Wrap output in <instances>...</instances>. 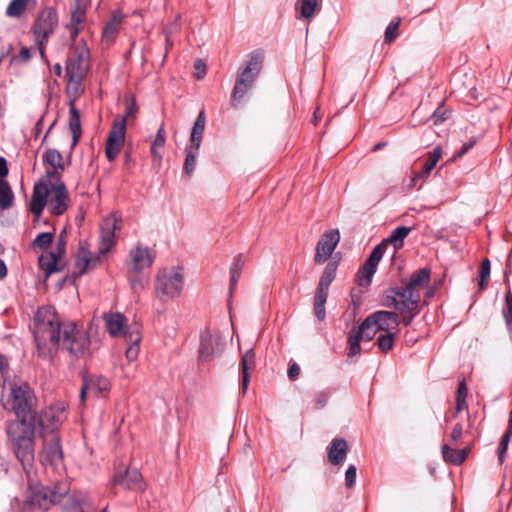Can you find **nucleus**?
Instances as JSON below:
<instances>
[{
  "label": "nucleus",
  "instance_id": "7ed1b4c3",
  "mask_svg": "<svg viewBox=\"0 0 512 512\" xmlns=\"http://www.w3.org/2000/svg\"><path fill=\"white\" fill-rule=\"evenodd\" d=\"M90 65V51L84 40L72 45L66 61L68 83L66 91L69 97H79L84 88L82 85Z\"/></svg>",
  "mask_w": 512,
  "mask_h": 512
},
{
  "label": "nucleus",
  "instance_id": "bf43d9fd",
  "mask_svg": "<svg viewBox=\"0 0 512 512\" xmlns=\"http://www.w3.org/2000/svg\"><path fill=\"white\" fill-rule=\"evenodd\" d=\"M32 55L28 47H22L19 53L14 57L15 60L27 62L31 59Z\"/></svg>",
  "mask_w": 512,
  "mask_h": 512
},
{
  "label": "nucleus",
  "instance_id": "4c0bfd02",
  "mask_svg": "<svg viewBox=\"0 0 512 512\" xmlns=\"http://www.w3.org/2000/svg\"><path fill=\"white\" fill-rule=\"evenodd\" d=\"M376 269L377 265L366 260L357 273L358 285L368 286L371 283L372 277L375 274Z\"/></svg>",
  "mask_w": 512,
  "mask_h": 512
},
{
  "label": "nucleus",
  "instance_id": "412c9836",
  "mask_svg": "<svg viewBox=\"0 0 512 512\" xmlns=\"http://www.w3.org/2000/svg\"><path fill=\"white\" fill-rule=\"evenodd\" d=\"M111 388L110 380L102 375H91L83 378V385L80 391V397L83 400L87 392L96 396H103L108 393Z\"/></svg>",
  "mask_w": 512,
  "mask_h": 512
},
{
  "label": "nucleus",
  "instance_id": "c03bdc74",
  "mask_svg": "<svg viewBox=\"0 0 512 512\" xmlns=\"http://www.w3.org/2000/svg\"><path fill=\"white\" fill-rule=\"evenodd\" d=\"M199 148H194L187 146L185 148V162H184V173H186L188 176H191L192 173L195 170L196 167V159L198 155Z\"/></svg>",
  "mask_w": 512,
  "mask_h": 512
},
{
  "label": "nucleus",
  "instance_id": "49530a36",
  "mask_svg": "<svg viewBox=\"0 0 512 512\" xmlns=\"http://www.w3.org/2000/svg\"><path fill=\"white\" fill-rule=\"evenodd\" d=\"M299 5L301 17L311 19L318 8V0H299Z\"/></svg>",
  "mask_w": 512,
  "mask_h": 512
},
{
  "label": "nucleus",
  "instance_id": "338daca9",
  "mask_svg": "<svg viewBox=\"0 0 512 512\" xmlns=\"http://www.w3.org/2000/svg\"><path fill=\"white\" fill-rule=\"evenodd\" d=\"M503 315L506 321L507 326L512 329V305L509 307H505L503 310Z\"/></svg>",
  "mask_w": 512,
  "mask_h": 512
},
{
  "label": "nucleus",
  "instance_id": "c756f323",
  "mask_svg": "<svg viewBox=\"0 0 512 512\" xmlns=\"http://www.w3.org/2000/svg\"><path fill=\"white\" fill-rule=\"evenodd\" d=\"M141 340V329L132 330L128 333V338L124 340L128 344V347L125 351V356L128 361H134L138 358Z\"/></svg>",
  "mask_w": 512,
  "mask_h": 512
},
{
  "label": "nucleus",
  "instance_id": "774afa93",
  "mask_svg": "<svg viewBox=\"0 0 512 512\" xmlns=\"http://www.w3.org/2000/svg\"><path fill=\"white\" fill-rule=\"evenodd\" d=\"M64 234H65V231H63L60 234L59 241L56 245V253H58L59 255H62L65 252Z\"/></svg>",
  "mask_w": 512,
  "mask_h": 512
},
{
  "label": "nucleus",
  "instance_id": "5701e85b",
  "mask_svg": "<svg viewBox=\"0 0 512 512\" xmlns=\"http://www.w3.org/2000/svg\"><path fill=\"white\" fill-rule=\"evenodd\" d=\"M369 322H373L379 331H384L385 333L397 330L400 324L398 314L394 311L386 310H379L370 314V320L367 323Z\"/></svg>",
  "mask_w": 512,
  "mask_h": 512
},
{
  "label": "nucleus",
  "instance_id": "ea45409f",
  "mask_svg": "<svg viewBox=\"0 0 512 512\" xmlns=\"http://www.w3.org/2000/svg\"><path fill=\"white\" fill-rule=\"evenodd\" d=\"M369 320L370 315L365 318V320L358 328L353 329V331L361 338V340L370 341L379 331L373 322L367 323Z\"/></svg>",
  "mask_w": 512,
  "mask_h": 512
},
{
  "label": "nucleus",
  "instance_id": "1a4fd4ad",
  "mask_svg": "<svg viewBox=\"0 0 512 512\" xmlns=\"http://www.w3.org/2000/svg\"><path fill=\"white\" fill-rule=\"evenodd\" d=\"M183 285L184 276L179 267L163 268L155 280L156 297L162 302L172 300L181 294Z\"/></svg>",
  "mask_w": 512,
  "mask_h": 512
},
{
  "label": "nucleus",
  "instance_id": "6e6552de",
  "mask_svg": "<svg viewBox=\"0 0 512 512\" xmlns=\"http://www.w3.org/2000/svg\"><path fill=\"white\" fill-rule=\"evenodd\" d=\"M155 260V253L149 247L137 244L129 251L127 261L128 280L131 288L136 292L145 287L146 282L139 277L145 269H149Z\"/></svg>",
  "mask_w": 512,
  "mask_h": 512
},
{
  "label": "nucleus",
  "instance_id": "423d86ee",
  "mask_svg": "<svg viewBox=\"0 0 512 512\" xmlns=\"http://www.w3.org/2000/svg\"><path fill=\"white\" fill-rule=\"evenodd\" d=\"M137 112L135 99L130 98L125 101V115L114 119L105 144V155L109 162H113L120 154L125 143L127 120L135 117Z\"/></svg>",
  "mask_w": 512,
  "mask_h": 512
},
{
  "label": "nucleus",
  "instance_id": "39448f33",
  "mask_svg": "<svg viewBox=\"0 0 512 512\" xmlns=\"http://www.w3.org/2000/svg\"><path fill=\"white\" fill-rule=\"evenodd\" d=\"M121 227L122 219L116 214L108 215L102 220L99 235V255L93 257L85 253L83 257L79 258L77 264L81 269V273L94 268L100 260V255H105L112 250L116 245L117 232L121 230Z\"/></svg>",
  "mask_w": 512,
  "mask_h": 512
},
{
  "label": "nucleus",
  "instance_id": "4d7b16f0",
  "mask_svg": "<svg viewBox=\"0 0 512 512\" xmlns=\"http://www.w3.org/2000/svg\"><path fill=\"white\" fill-rule=\"evenodd\" d=\"M449 117V111L444 106H439L433 113L432 118L435 125L444 122Z\"/></svg>",
  "mask_w": 512,
  "mask_h": 512
},
{
  "label": "nucleus",
  "instance_id": "f8f14e48",
  "mask_svg": "<svg viewBox=\"0 0 512 512\" xmlns=\"http://www.w3.org/2000/svg\"><path fill=\"white\" fill-rule=\"evenodd\" d=\"M336 270H337L336 262H330L326 265V267L320 277V280H319V283H318V286H317V289H316V292L314 295V312H315V316L320 321L324 320L326 317L325 304H326L328 293H329V286L335 279Z\"/></svg>",
  "mask_w": 512,
  "mask_h": 512
},
{
  "label": "nucleus",
  "instance_id": "2eb2a0df",
  "mask_svg": "<svg viewBox=\"0 0 512 512\" xmlns=\"http://www.w3.org/2000/svg\"><path fill=\"white\" fill-rule=\"evenodd\" d=\"M103 321L107 332L114 338L125 340L130 331L141 329L137 323L128 324L127 318L120 312L104 313Z\"/></svg>",
  "mask_w": 512,
  "mask_h": 512
},
{
  "label": "nucleus",
  "instance_id": "72a5a7b5",
  "mask_svg": "<svg viewBox=\"0 0 512 512\" xmlns=\"http://www.w3.org/2000/svg\"><path fill=\"white\" fill-rule=\"evenodd\" d=\"M410 231H411V228H409V227L399 226V227L395 228L391 232L390 236L387 239H384L383 241H387L386 242L387 246L389 244L393 245V247H394L393 253L395 254L399 249H401L403 247L404 240L408 236Z\"/></svg>",
  "mask_w": 512,
  "mask_h": 512
},
{
  "label": "nucleus",
  "instance_id": "0e129e2a",
  "mask_svg": "<svg viewBox=\"0 0 512 512\" xmlns=\"http://www.w3.org/2000/svg\"><path fill=\"white\" fill-rule=\"evenodd\" d=\"M300 374V367L298 364L293 363L288 368V377L291 380H296Z\"/></svg>",
  "mask_w": 512,
  "mask_h": 512
},
{
  "label": "nucleus",
  "instance_id": "37998d69",
  "mask_svg": "<svg viewBox=\"0 0 512 512\" xmlns=\"http://www.w3.org/2000/svg\"><path fill=\"white\" fill-rule=\"evenodd\" d=\"M88 505L86 495H72L65 503L67 512H84V506Z\"/></svg>",
  "mask_w": 512,
  "mask_h": 512
},
{
  "label": "nucleus",
  "instance_id": "f03ea898",
  "mask_svg": "<svg viewBox=\"0 0 512 512\" xmlns=\"http://www.w3.org/2000/svg\"><path fill=\"white\" fill-rule=\"evenodd\" d=\"M62 326L60 318L51 306L38 308L33 321V334L38 356L48 359L60 344Z\"/></svg>",
  "mask_w": 512,
  "mask_h": 512
},
{
  "label": "nucleus",
  "instance_id": "a19ab883",
  "mask_svg": "<svg viewBox=\"0 0 512 512\" xmlns=\"http://www.w3.org/2000/svg\"><path fill=\"white\" fill-rule=\"evenodd\" d=\"M441 452L445 462L453 465H461L463 463V455L460 453L459 449L453 448L448 444H443Z\"/></svg>",
  "mask_w": 512,
  "mask_h": 512
},
{
  "label": "nucleus",
  "instance_id": "f704fd0d",
  "mask_svg": "<svg viewBox=\"0 0 512 512\" xmlns=\"http://www.w3.org/2000/svg\"><path fill=\"white\" fill-rule=\"evenodd\" d=\"M166 136H165V129L164 124L162 123L157 130L155 139L151 143L150 147V153L154 161L160 162L163 157L162 148L165 145Z\"/></svg>",
  "mask_w": 512,
  "mask_h": 512
},
{
  "label": "nucleus",
  "instance_id": "8fccbe9b",
  "mask_svg": "<svg viewBox=\"0 0 512 512\" xmlns=\"http://www.w3.org/2000/svg\"><path fill=\"white\" fill-rule=\"evenodd\" d=\"M54 239V233L43 232L40 233L33 241V246L41 250H46Z\"/></svg>",
  "mask_w": 512,
  "mask_h": 512
},
{
  "label": "nucleus",
  "instance_id": "4be33fe9",
  "mask_svg": "<svg viewBox=\"0 0 512 512\" xmlns=\"http://www.w3.org/2000/svg\"><path fill=\"white\" fill-rule=\"evenodd\" d=\"M113 485H120L125 489L143 490V478L137 469H126L124 472L117 471L112 480Z\"/></svg>",
  "mask_w": 512,
  "mask_h": 512
},
{
  "label": "nucleus",
  "instance_id": "4468645a",
  "mask_svg": "<svg viewBox=\"0 0 512 512\" xmlns=\"http://www.w3.org/2000/svg\"><path fill=\"white\" fill-rule=\"evenodd\" d=\"M403 294L393 293V296H384L382 304L387 308H393L399 316L400 323L409 326L419 314V303L415 300H403Z\"/></svg>",
  "mask_w": 512,
  "mask_h": 512
},
{
  "label": "nucleus",
  "instance_id": "58836bf2",
  "mask_svg": "<svg viewBox=\"0 0 512 512\" xmlns=\"http://www.w3.org/2000/svg\"><path fill=\"white\" fill-rule=\"evenodd\" d=\"M122 21V18L120 15L113 14L111 20L104 26L102 31V39L106 42H112L118 31L119 26Z\"/></svg>",
  "mask_w": 512,
  "mask_h": 512
},
{
  "label": "nucleus",
  "instance_id": "f257e3e1",
  "mask_svg": "<svg viewBox=\"0 0 512 512\" xmlns=\"http://www.w3.org/2000/svg\"><path fill=\"white\" fill-rule=\"evenodd\" d=\"M3 408L16 416L6 423V434L12 451L25 468L34 461L37 398L33 389L25 382L11 384Z\"/></svg>",
  "mask_w": 512,
  "mask_h": 512
},
{
  "label": "nucleus",
  "instance_id": "603ef678",
  "mask_svg": "<svg viewBox=\"0 0 512 512\" xmlns=\"http://www.w3.org/2000/svg\"><path fill=\"white\" fill-rule=\"evenodd\" d=\"M386 242L387 241H382L380 244H378L372 250L371 254L369 255V257L366 260L378 266L381 258L383 257V255L387 249Z\"/></svg>",
  "mask_w": 512,
  "mask_h": 512
},
{
  "label": "nucleus",
  "instance_id": "3c124183",
  "mask_svg": "<svg viewBox=\"0 0 512 512\" xmlns=\"http://www.w3.org/2000/svg\"><path fill=\"white\" fill-rule=\"evenodd\" d=\"M361 338L352 330L348 336V345H349V352L348 357H354L360 354L361 352Z\"/></svg>",
  "mask_w": 512,
  "mask_h": 512
},
{
  "label": "nucleus",
  "instance_id": "a211bd4d",
  "mask_svg": "<svg viewBox=\"0 0 512 512\" xmlns=\"http://www.w3.org/2000/svg\"><path fill=\"white\" fill-rule=\"evenodd\" d=\"M339 240L340 234L337 229L325 232L316 245L315 263L322 264L326 262L335 250Z\"/></svg>",
  "mask_w": 512,
  "mask_h": 512
},
{
  "label": "nucleus",
  "instance_id": "0eeeda50",
  "mask_svg": "<svg viewBox=\"0 0 512 512\" xmlns=\"http://www.w3.org/2000/svg\"><path fill=\"white\" fill-rule=\"evenodd\" d=\"M59 19L57 10L54 7L42 8L36 16L31 31L34 36L41 58L46 60L45 49L47 43L58 27Z\"/></svg>",
  "mask_w": 512,
  "mask_h": 512
},
{
  "label": "nucleus",
  "instance_id": "473e14b6",
  "mask_svg": "<svg viewBox=\"0 0 512 512\" xmlns=\"http://www.w3.org/2000/svg\"><path fill=\"white\" fill-rule=\"evenodd\" d=\"M61 255L56 252H46L39 257V266L49 276L58 271V261Z\"/></svg>",
  "mask_w": 512,
  "mask_h": 512
},
{
  "label": "nucleus",
  "instance_id": "dca6fc26",
  "mask_svg": "<svg viewBox=\"0 0 512 512\" xmlns=\"http://www.w3.org/2000/svg\"><path fill=\"white\" fill-rule=\"evenodd\" d=\"M221 351V339L217 333H212L205 329L200 334V344L198 349L199 361L209 362Z\"/></svg>",
  "mask_w": 512,
  "mask_h": 512
},
{
  "label": "nucleus",
  "instance_id": "ddd939ff",
  "mask_svg": "<svg viewBox=\"0 0 512 512\" xmlns=\"http://www.w3.org/2000/svg\"><path fill=\"white\" fill-rule=\"evenodd\" d=\"M67 418V406L64 402H57L43 409L36 420L42 429L41 434L56 433L55 431Z\"/></svg>",
  "mask_w": 512,
  "mask_h": 512
},
{
  "label": "nucleus",
  "instance_id": "393cba45",
  "mask_svg": "<svg viewBox=\"0 0 512 512\" xmlns=\"http://www.w3.org/2000/svg\"><path fill=\"white\" fill-rule=\"evenodd\" d=\"M43 160L52 167V170L47 172L48 176L55 181H61L62 171L64 170V161L61 153L56 149H48L43 155Z\"/></svg>",
  "mask_w": 512,
  "mask_h": 512
},
{
  "label": "nucleus",
  "instance_id": "680f3d73",
  "mask_svg": "<svg viewBox=\"0 0 512 512\" xmlns=\"http://www.w3.org/2000/svg\"><path fill=\"white\" fill-rule=\"evenodd\" d=\"M66 29L69 32V37H70L71 41L73 42V45L77 44L76 39H77L78 35L80 34L82 28L67 24ZM79 42L80 41H78V43Z\"/></svg>",
  "mask_w": 512,
  "mask_h": 512
},
{
  "label": "nucleus",
  "instance_id": "e433bc0d",
  "mask_svg": "<svg viewBox=\"0 0 512 512\" xmlns=\"http://www.w3.org/2000/svg\"><path fill=\"white\" fill-rule=\"evenodd\" d=\"M376 269L377 265L366 260L357 273L358 285L368 286L371 283L372 277L375 274Z\"/></svg>",
  "mask_w": 512,
  "mask_h": 512
},
{
  "label": "nucleus",
  "instance_id": "cd10ccee",
  "mask_svg": "<svg viewBox=\"0 0 512 512\" xmlns=\"http://www.w3.org/2000/svg\"><path fill=\"white\" fill-rule=\"evenodd\" d=\"M348 453V445L345 439L335 438L332 440L329 450L328 459L333 465H340L344 462Z\"/></svg>",
  "mask_w": 512,
  "mask_h": 512
},
{
  "label": "nucleus",
  "instance_id": "2f4dec72",
  "mask_svg": "<svg viewBox=\"0 0 512 512\" xmlns=\"http://www.w3.org/2000/svg\"><path fill=\"white\" fill-rule=\"evenodd\" d=\"M205 130V113L204 111H201L196 121L193 125L192 131H191V137H190V144L188 146L194 147V148H200L203 134Z\"/></svg>",
  "mask_w": 512,
  "mask_h": 512
},
{
  "label": "nucleus",
  "instance_id": "5fc2aeb1",
  "mask_svg": "<svg viewBox=\"0 0 512 512\" xmlns=\"http://www.w3.org/2000/svg\"><path fill=\"white\" fill-rule=\"evenodd\" d=\"M399 25H400V18H396L389 23V25L387 26V28L385 30V36H384L386 43H391L397 38Z\"/></svg>",
  "mask_w": 512,
  "mask_h": 512
},
{
  "label": "nucleus",
  "instance_id": "7c9ffc66",
  "mask_svg": "<svg viewBox=\"0 0 512 512\" xmlns=\"http://www.w3.org/2000/svg\"><path fill=\"white\" fill-rule=\"evenodd\" d=\"M72 100L69 103V112H70V118H69V128L72 133L73 137V145H76L81 137V122H80V114L79 111L76 109L74 105V100L76 98L71 97Z\"/></svg>",
  "mask_w": 512,
  "mask_h": 512
},
{
  "label": "nucleus",
  "instance_id": "09e8293b",
  "mask_svg": "<svg viewBox=\"0 0 512 512\" xmlns=\"http://www.w3.org/2000/svg\"><path fill=\"white\" fill-rule=\"evenodd\" d=\"M490 269H491V265H490L489 259L488 258L483 259L481 262V265H480V269H479V283H478L479 288L481 290H484L487 286L489 276H490Z\"/></svg>",
  "mask_w": 512,
  "mask_h": 512
},
{
  "label": "nucleus",
  "instance_id": "864d4df0",
  "mask_svg": "<svg viewBox=\"0 0 512 512\" xmlns=\"http://www.w3.org/2000/svg\"><path fill=\"white\" fill-rule=\"evenodd\" d=\"M510 440H511V438H509V434H503L500 439V442H499V445L497 448V456H498L499 464H503L506 459L507 450H508Z\"/></svg>",
  "mask_w": 512,
  "mask_h": 512
},
{
  "label": "nucleus",
  "instance_id": "f3484780",
  "mask_svg": "<svg viewBox=\"0 0 512 512\" xmlns=\"http://www.w3.org/2000/svg\"><path fill=\"white\" fill-rule=\"evenodd\" d=\"M43 437V450L40 459L44 464H57L62 460L63 453L60 438L57 433L41 434Z\"/></svg>",
  "mask_w": 512,
  "mask_h": 512
},
{
  "label": "nucleus",
  "instance_id": "6e6d98bb",
  "mask_svg": "<svg viewBox=\"0 0 512 512\" xmlns=\"http://www.w3.org/2000/svg\"><path fill=\"white\" fill-rule=\"evenodd\" d=\"M463 435H464V426L462 423L458 422L452 428L451 434L449 436L450 442L452 444H457L459 442V440L463 437Z\"/></svg>",
  "mask_w": 512,
  "mask_h": 512
},
{
  "label": "nucleus",
  "instance_id": "6ab92c4d",
  "mask_svg": "<svg viewBox=\"0 0 512 512\" xmlns=\"http://www.w3.org/2000/svg\"><path fill=\"white\" fill-rule=\"evenodd\" d=\"M59 499L60 495L42 485L31 487L28 497L31 506L42 510H48L50 506L59 501Z\"/></svg>",
  "mask_w": 512,
  "mask_h": 512
},
{
  "label": "nucleus",
  "instance_id": "9b49d317",
  "mask_svg": "<svg viewBox=\"0 0 512 512\" xmlns=\"http://www.w3.org/2000/svg\"><path fill=\"white\" fill-rule=\"evenodd\" d=\"M430 282V270L422 268L411 274L410 279L402 286L392 287L386 290L384 296H393V293L403 294V300H415L420 303V291L423 290Z\"/></svg>",
  "mask_w": 512,
  "mask_h": 512
},
{
  "label": "nucleus",
  "instance_id": "20e7f679",
  "mask_svg": "<svg viewBox=\"0 0 512 512\" xmlns=\"http://www.w3.org/2000/svg\"><path fill=\"white\" fill-rule=\"evenodd\" d=\"M264 53L261 50L250 52L237 70L235 85L231 93V105L238 108L244 97L253 88L261 73Z\"/></svg>",
  "mask_w": 512,
  "mask_h": 512
},
{
  "label": "nucleus",
  "instance_id": "13d9d810",
  "mask_svg": "<svg viewBox=\"0 0 512 512\" xmlns=\"http://www.w3.org/2000/svg\"><path fill=\"white\" fill-rule=\"evenodd\" d=\"M356 467L355 465H350L345 472V484L346 487L351 488L354 486L356 481Z\"/></svg>",
  "mask_w": 512,
  "mask_h": 512
},
{
  "label": "nucleus",
  "instance_id": "c85d7f7f",
  "mask_svg": "<svg viewBox=\"0 0 512 512\" xmlns=\"http://www.w3.org/2000/svg\"><path fill=\"white\" fill-rule=\"evenodd\" d=\"M255 366V353L252 349L247 350L241 358V372H242V383L241 393L244 395L247 392L248 385L250 382L249 369Z\"/></svg>",
  "mask_w": 512,
  "mask_h": 512
},
{
  "label": "nucleus",
  "instance_id": "9d476101",
  "mask_svg": "<svg viewBox=\"0 0 512 512\" xmlns=\"http://www.w3.org/2000/svg\"><path fill=\"white\" fill-rule=\"evenodd\" d=\"M60 343L70 354L83 357L87 353L90 339L87 333L75 323H63Z\"/></svg>",
  "mask_w": 512,
  "mask_h": 512
},
{
  "label": "nucleus",
  "instance_id": "bb28decb",
  "mask_svg": "<svg viewBox=\"0 0 512 512\" xmlns=\"http://www.w3.org/2000/svg\"><path fill=\"white\" fill-rule=\"evenodd\" d=\"M37 6V0H11L6 7L5 14L9 18L20 19L26 11L34 10Z\"/></svg>",
  "mask_w": 512,
  "mask_h": 512
},
{
  "label": "nucleus",
  "instance_id": "c9c22d12",
  "mask_svg": "<svg viewBox=\"0 0 512 512\" xmlns=\"http://www.w3.org/2000/svg\"><path fill=\"white\" fill-rule=\"evenodd\" d=\"M14 193L5 180H0V210H8L14 204Z\"/></svg>",
  "mask_w": 512,
  "mask_h": 512
},
{
  "label": "nucleus",
  "instance_id": "e2e57ef3",
  "mask_svg": "<svg viewBox=\"0 0 512 512\" xmlns=\"http://www.w3.org/2000/svg\"><path fill=\"white\" fill-rule=\"evenodd\" d=\"M194 67H195V70L197 71L196 72L197 79H202L206 74L205 64L202 62V60H197V61H195Z\"/></svg>",
  "mask_w": 512,
  "mask_h": 512
},
{
  "label": "nucleus",
  "instance_id": "a878e982",
  "mask_svg": "<svg viewBox=\"0 0 512 512\" xmlns=\"http://www.w3.org/2000/svg\"><path fill=\"white\" fill-rule=\"evenodd\" d=\"M441 156H442V149L440 146H437L432 151L428 152L427 158L424 161L420 170L414 172L413 180H415V179L426 180L429 177V175L431 174V171L434 169V167L440 160Z\"/></svg>",
  "mask_w": 512,
  "mask_h": 512
},
{
  "label": "nucleus",
  "instance_id": "69168bd1",
  "mask_svg": "<svg viewBox=\"0 0 512 512\" xmlns=\"http://www.w3.org/2000/svg\"><path fill=\"white\" fill-rule=\"evenodd\" d=\"M468 389L464 380L460 381L457 388L456 398H467Z\"/></svg>",
  "mask_w": 512,
  "mask_h": 512
},
{
  "label": "nucleus",
  "instance_id": "79ce46f5",
  "mask_svg": "<svg viewBox=\"0 0 512 512\" xmlns=\"http://www.w3.org/2000/svg\"><path fill=\"white\" fill-rule=\"evenodd\" d=\"M243 267H244V261L242 259V255L238 254L234 257L232 266L230 268V291L231 292L236 287V285L240 279Z\"/></svg>",
  "mask_w": 512,
  "mask_h": 512
},
{
  "label": "nucleus",
  "instance_id": "a18cd8bd",
  "mask_svg": "<svg viewBox=\"0 0 512 512\" xmlns=\"http://www.w3.org/2000/svg\"><path fill=\"white\" fill-rule=\"evenodd\" d=\"M397 331L380 334L377 338V346L383 353H387L394 347Z\"/></svg>",
  "mask_w": 512,
  "mask_h": 512
},
{
  "label": "nucleus",
  "instance_id": "b1692460",
  "mask_svg": "<svg viewBox=\"0 0 512 512\" xmlns=\"http://www.w3.org/2000/svg\"><path fill=\"white\" fill-rule=\"evenodd\" d=\"M49 194L50 190L45 183L35 184L30 201V210L35 216L39 217L42 214L48 203Z\"/></svg>",
  "mask_w": 512,
  "mask_h": 512
},
{
  "label": "nucleus",
  "instance_id": "aec40b11",
  "mask_svg": "<svg viewBox=\"0 0 512 512\" xmlns=\"http://www.w3.org/2000/svg\"><path fill=\"white\" fill-rule=\"evenodd\" d=\"M55 182L56 184L49 189L48 207L53 215H62L68 208L69 195L62 181Z\"/></svg>",
  "mask_w": 512,
  "mask_h": 512
},
{
  "label": "nucleus",
  "instance_id": "052dcab7",
  "mask_svg": "<svg viewBox=\"0 0 512 512\" xmlns=\"http://www.w3.org/2000/svg\"><path fill=\"white\" fill-rule=\"evenodd\" d=\"M327 395L324 392H319L314 395L315 407L317 409L323 408L327 403Z\"/></svg>",
  "mask_w": 512,
  "mask_h": 512
},
{
  "label": "nucleus",
  "instance_id": "de8ad7c7",
  "mask_svg": "<svg viewBox=\"0 0 512 512\" xmlns=\"http://www.w3.org/2000/svg\"><path fill=\"white\" fill-rule=\"evenodd\" d=\"M85 20H86V11L84 8H82L80 6L79 3H77L75 8L71 11L69 25L83 28V23L85 22Z\"/></svg>",
  "mask_w": 512,
  "mask_h": 512
}]
</instances>
